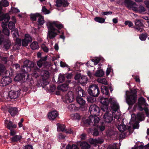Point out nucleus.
Listing matches in <instances>:
<instances>
[{"label": "nucleus", "mask_w": 149, "mask_h": 149, "mask_svg": "<svg viewBox=\"0 0 149 149\" xmlns=\"http://www.w3.org/2000/svg\"><path fill=\"white\" fill-rule=\"evenodd\" d=\"M101 104L100 108L103 111L110 110V108L109 107V104H110V107L113 110L116 111L119 109V106L116 101L111 98L109 99L107 98L101 97L100 100Z\"/></svg>", "instance_id": "f257e3e1"}, {"label": "nucleus", "mask_w": 149, "mask_h": 149, "mask_svg": "<svg viewBox=\"0 0 149 149\" xmlns=\"http://www.w3.org/2000/svg\"><path fill=\"white\" fill-rule=\"evenodd\" d=\"M47 26L48 29L47 36L50 39H53L57 35L58 33H60L59 30L63 27L62 24L55 22L48 23Z\"/></svg>", "instance_id": "f03ea898"}, {"label": "nucleus", "mask_w": 149, "mask_h": 149, "mask_svg": "<svg viewBox=\"0 0 149 149\" xmlns=\"http://www.w3.org/2000/svg\"><path fill=\"white\" fill-rule=\"evenodd\" d=\"M100 119L96 116L93 117V116L89 117L88 119H87L84 121L85 125L86 126H97V128L98 130L102 131L105 129V126L107 125V124L102 123L101 125L99 126L97 125L99 122Z\"/></svg>", "instance_id": "7ed1b4c3"}, {"label": "nucleus", "mask_w": 149, "mask_h": 149, "mask_svg": "<svg viewBox=\"0 0 149 149\" xmlns=\"http://www.w3.org/2000/svg\"><path fill=\"white\" fill-rule=\"evenodd\" d=\"M148 104H147L145 99L143 97L139 98L138 100V104L134 106V108H137V109L140 111L144 110L147 116L149 117L148 109L147 107Z\"/></svg>", "instance_id": "20e7f679"}, {"label": "nucleus", "mask_w": 149, "mask_h": 149, "mask_svg": "<svg viewBox=\"0 0 149 149\" xmlns=\"http://www.w3.org/2000/svg\"><path fill=\"white\" fill-rule=\"evenodd\" d=\"M131 93L129 95L126 94V102L130 106H132L135 103L137 96V91L136 89L131 90Z\"/></svg>", "instance_id": "39448f33"}, {"label": "nucleus", "mask_w": 149, "mask_h": 149, "mask_svg": "<svg viewBox=\"0 0 149 149\" xmlns=\"http://www.w3.org/2000/svg\"><path fill=\"white\" fill-rule=\"evenodd\" d=\"M87 91L89 95L94 97H98L100 93L99 88L97 85L95 84L90 85Z\"/></svg>", "instance_id": "423d86ee"}, {"label": "nucleus", "mask_w": 149, "mask_h": 149, "mask_svg": "<svg viewBox=\"0 0 149 149\" xmlns=\"http://www.w3.org/2000/svg\"><path fill=\"white\" fill-rule=\"evenodd\" d=\"M104 115L103 116V118L107 125L109 127H111V123L112 122H113V112H111V114L109 113V111L108 110L107 111H105Z\"/></svg>", "instance_id": "0eeeda50"}, {"label": "nucleus", "mask_w": 149, "mask_h": 149, "mask_svg": "<svg viewBox=\"0 0 149 149\" xmlns=\"http://www.w3.org/2000/svg\"><path fill=\"white\" fill-rule=\"evenodd\" d=\"M36 66H34V64L32 61L26 60L24 62V65L22 66L21 69L22 72L26 73L29 69L30 70H33Z\"/></svg>", "instance_id": "6e6552de"}, {"label": "nucleus", "mask_w": 149, "mask_h": 149, "mask_svg": "<svg viewBox=\"0 0 149 149\" xmlns=\"http://www.w3.org/2000/svg\"><path fill=\"white\" fill-rule=\"evenodd\" d=\"M63 102L66 103L72 102L74 100L73 93L72 91H69L68 93L62 97Z\"/></svg>", "instance_id": "1a4fd4ad"}, {"label": "nucleus", "mask_w": 149, "mask_h": 149, "mask_svg": "<svg viewBox=\"0 0 149 149\" xmlns=\"http://www.w3.org/2000/svg\"><path fill=\"white\" fill-rule=\"evenodd\" d=\"M3 45L4 47L6 49H8L11 45L10 41L7 39H5L3 36H0V45Z\"/></svg>", "instance_id": "9d476101"}, {"label": "nucleus", "mask_w": 149, "mask_h": 149, "mask_svg": "<svg viewBox=\"0 0 149 149\" xmlns=\"http://www.w3.org/2000/svg\"><path fill=\"white\" fill-rule=\"evenodd\" d=\"M144 113L143 112H139L136 115L132 114L131 115V119L133 121H135L136 120L141 121L144 119Z\"/></svg>", "instance_id": "9b49d317"}, {"label": "nucleus", "mask_w": 149, "mask_h": 149, "mask_svg": "<svg viewBox=\"0 0 149 149\" xmlns=\"http://www.w3.org/2000/svg\"><path fill=\"white\" fill-rule=\"evenodd\" d=\"M42 54L40 52H38L37 54V56L40 59L37 62V65L39 68L42 67L43 64L45 63L47 60V56H46L44 57H41Z\"/></svg>", "instance_id": "f8f14e48"}, {"label": "nucleus", "mask_w": 149, "mask_h": 149, "mask_svg": "<svg viewBox=\"0 0 149 149\" xmlns=\"http://www.w3.org/2000/svg\"><path fill=\"white\" fill-rule=\"evenodd\" d=\"M57 130L58 131L63 132L66 133L72 134L73 132L71 128L66 129L64 125L59 124L57 125Z\"/></svg>", "instance_id": "ddd939ff"}, {"label": "nucleus", "mask_w": 149, "mask_h": 149, "mask_svg": "<svg viewBox=\"0 0 149 149\" xmlns=\"http://www.w3.org/2000/svg\"><path fill=\"white\" fill-rule=\"evenodd\" d=\"M11 81V78L8 76L3 77L1 79L0 83V88L2 89V87L9 84Z\"/></svg>", "instance_id": "4468645a"}, {"label": "nucleus", "mask_w": 149, "mask_h": 149, "mask_svg": "<svg viewBox=\"0 0 149 149\" xmlns=\"http://www.w3.org/2000/svg\"><path fill=\"white\" fill-rule=\"evenodd\" d=\"M89 111L91 115L95 116L96 114L99 111L100 108L95 104H92L89 107ZM91 116L93 117V116L90 117Z\"/></svg>", "instance_id": "2eb2a0df"}, {"label": "nucleus", "mask_w": 149, "mask_h": 149, "mask_svg": "<svg viewBox=\"0 0 149 149\" xmlns=\"http://www.w3.org/2000/svg\"><path fill=\"white\" fill-rule=\"evenodd\" d=\"M74 91L78 95L77 97H84L86 96L85 91L80 86H77L75 88Z\"/></svg>", "instance_id": "dca6fc26"}, {"label": "nucleus", "mask_w": 149, "mask_h": 149, "mask_svg": "<svg viewBox=\"0 0 149 149\" xmlns=\"http://www.w3.org/2000/svg\"><path fill=\"white\" fill-rule=\"evenodd\" d=\"M32 39L30 36L29 34H25V38L22 40V45L23 46H27L28 44L31 42Z\"/></svg>", "instance_id": "f3484780"}, {"label": "nucleus", "mask_w": 149, "mask_h": 149, "mask_svg": "<svg viewBox=\"0 0 149 149\" xmlns=\"http://www.w3.org/2000/svg\"><path fill=\"white\" fill-rule=\"evenodd\" d=\"M69 3L66 0H56L55 6L57 7H67L69 4Z\"/></svg>", "instance_id": "a211bd4d"}, {"label": "nucleus", "mask_w": 149, "mask_h": 149, "mask_svg": "<svg viewBox=\"0 0 149 149\" xmlns=\"http://www.w3.org/2000/svg\"><path fill=\"white\" fill-rule=\"evenodd\" d=\"M143 20L141 19H136L135 21V29L138 31L142 32L143 31V29L141 28V27L143 26L144 25L143 23Z\"/></svg>", "instance_id": "6ab92c4d"}, {"label": "nucleus", "mask_w": 149, "mask_h": 149, "mask_svg": "<svg viewBox=\"0 0 149 149\" xmlns=\"http://www.w3.org/2000/svg\"><path fill=\"white\" fill-rule=\"evenodd\" d=\"M21 91V90L20 89L16 91H11L8 93L9 96L11 99H16L20 95Z\"/></svg>", "instance_id": "aec40b11"}, {"label": "nucleus", "mask_w": 149, "mask_h": 149, "mask_svg": "<svg viewBox=\"0 0 149 149\" xmlns=\"http://www.w3.org/2000/svg\"><path fill=\"white\" fill-rule=\"evenodd\" d=\"M5 123L7 128L9 130L16 128L17 125L15 124H13V122L11 121H9L8 120H5Z\"/></svg>", "instance_id": "412c9836"}, {"label": "nucleus", "mask_w": 149, "mask_h": 149, "mask_svg": "<svg viewBox=\"0 0 149 149\" xmlns=\"http://www.w3.org/2000/svg\"><path fill=\"white\" fill-rule=\"evenodd\" d=\"M25 74L24 73H20L17 75L15 78V81H19L21 83L24 81L25 80Z\"/></svg>", "instance_id": "4be33fe9"}, {"label": "nucleus", "mask_w": 149, "mask_h": 149, "mask_svg": "<svg viewBox=\"0 0 149 149\" xmlns=\"http://www.w3.org/2000/svg\"><path fill=\"white\" fill-rule=\"evenodd\" d=\"M58 115V112L55 110L49 113L48 115V118L50 120H54Z\"/></svg>", "instance_id": "5701e85b"}, {"label": "nucleus", "mask_w": 149, "mask_h": 149, "mask_svg": "<svg viewBox=\"0 0 149 149\" xmlns=\"http://www.w3.org/2000/svg\"><path fill=\"white\" fill-rule=\"evenodd\" d=\"M8 111L12 116L16 115L18 113V109L16 107H10L8 108Z\"/></svg>", "instance_id": "b1692460"}, {"label": "nucleus", "mask_w": 149, "mask_h": 149, "mask_svg": "<svg viewBox=\"0 0 149 149\" xmlns=\"http://www.w3.org/2000/svg\"><path fill=\"white\" fill-rule=\"evenodd\" d=\"M22 139L21 135H15L10 138L11 141L13 143H16L19 141L20 142L21 140Z\"/></svg>", "instance_id": "393cba45"}, {"label": "nucleus", "mask_w": 149, "mask_h": 149, "mask_svg": "<svg viewBox=\"0 0 149 149\" xmlns=\"http://www.w3.org/2000/svg\"><path fill=\"white\" fill-rule=\"evenodd\" d=\"M101 92L103 94H104L107 95H109L108 88L104 86H101Z\"/></svg>", "instance_id": "a878e982"}, {"label": "nucleus", "mask_w": 149, "mask_h": 149, "mask_svg": "<svg viewBox=\"0 0 149 149\" xmlns=\"http://www.w3.org/2000/svg\"><path fill=\"white\" fill-rule=\"evenodd\" d=\"M12 19L13 20V22L10 21L8 23V24L9 28L11 30L15 29V23L16 21V20L14 17H13L12 18Z\"/></svg>", "instance_id": "bb28decb"}, {"label": "nucleus", "mask_w": 149, "mask_h": 149, "mask_svg": "<svg viewBox=\"0 0 149 149\" xmlns=\"http://www.w3.org/2000/svg\"><path fill=\"white\" fill-rule=\"evenodd\" d=\"M87 78L86 76H82L81 77L79 80L78 82L82 85L84 86L87 83Z\"/></svg>", "instance_id": "cd10ccee"}, {"label": "nucleus", "mask_w": 149, "mask_h": 149, "mask_svg": "<svg viewBox=\"0 0 149 149\" xmlns=\"http://www.w3.org/2000/svg\"><path fill=\"white\" fill-rule=\"evenodd\" d=\"M68 84L67 83H65L59 86L57 88L58 90L64 92L67 90L68 88Z\"/></svg>", "instance_id": "c85d7f7f"}, {"label": "nucleus", "mask_w": 149, "mask_h": 149, "mask_svg": "<svg viewBox=\"0 0 149 149\" xmlns=\"http://www.w3.org/2000/svg\"><path fill=\"white\" fill-rule=\"evenodd\" d=\"M149 149V143L146 145L144 146L142 144H141L139 146H135L134 148L132 147V149Z\"/></svg>", "instance_id": "c756f323"}, {"label": "nucleus", "mask_w": 149, "mask_h": 149, "mask_svg": "<svg viewBox=\"0 0 149 149\" xmlns=\"http://www.w3.org/2000/svg\"><path fill=\"white\" fill-rule=\"evenodd\" d=\"M39 69L36 66V67L35 68L33 69V70L32 72V76L35 78H37L39 76V74L38 71Z\"/></svg>", "instance_id": "7c9ffc66"}, {"label": "nucleus", "mask_w": 149, "mask_h": 149, "mask_svg": "<svg viewBox=\"0 0 149 149\" xmlns=\"http://www.w3.org/2000/svg\"><path fill=\"white\" fill-rule=\"evenodd\" d=\"M76 100L77 102L80 105V106L84 105L86 102L81 97H77Z\"/></svg>", "instance_id": "2f4dec72"}, {"label": "nucleus", "mask_w": 149, "mask_h": 149, "mask_svg": "<svg viewBox=\"0 0 149 149\" xmlns=\"http://www.w3.org/2000/svg\"><path fill=\"white\" fill-rule=\"evenodd\" d=\"M96 97L88 95L87 96V100L89 103H92L95 102L96 100Z\"/></svg>", "instance_id": "473e14b6"}, {"label": "nucleus", "mask_w": 149, "mask_h": 149, "mask_svg": "<svg viewBox=\"0 0 149 149\" xmlns=\"http://www.w3.org/2000/svg\"><path fill=\"white\" fill-rule=\"evenodd\" d=\"M124 3L125 4H126L128 7H130L132 8L133 6L135 5V3L130 0H125L124 1ZM136 8L135 6V8Z\"/></svg>", "instance_id": "72a5a7b5"}, {"label": "nucleus", "mask_w": 149, "mask_h": 149, "mask_svg": "<svg viewBox=\"0 0 149 149\" xmlns=\"http://www.w3.org/2000/svg\"><path fill=\"white\" fill-rule=\"evenodd\" d=\"M40 16V14L39 13H36L35 14H31L30 15L31 19L33 21H36L37 18L39 17Z\"/></svg>", "instance_id": "f704fd0d"}, {"label": "nucleus", "mask_w": 149, "mask_h": 149, "mask_svg": "<svg viewBox=\"0 0 149 149\" xmlns=\"http://www.w3.org/2000/svg\"><path fill=\"white\" fill-rule=\"evenodd\" d=\"M45 22L44 17L40 15L38 20V25L39 26H41L45 23Z\"/></svg>", "instance_id": "c9c22d12"}, {"label": "nucleus", "mask_w": 149, "mask_h": 149, "mask_svg": "<svg viewBox=\"0 0 149 149\" xmlns=\"http://www.w3.org/2000/svg\"><path fill=\"white\" fill-rule=\"evenodd\" d=\"M82 149H89L90 145L87 142H82L80 145Z\"/></svg>", "instance_id": "e433bc0d"}, {"label": "nucleus", "mask_w": 149, "mask_h": 149, "mask_svg": "<svg viewBox=\"0 0 149 149\" xmlns=\"http://www.w3.org/2000/svg\"><path fill=\"white\" fill-rule=\"evenodd\" d=\"M104 74V72L102 69L98 70H97L95 73V75L96 77H102Z\"/></svg>", "instance_id": "4c0bfd02"}, {"label": "nucleus", "mask_w": 149, "mask_h": 149, "mask_svg": "<svg viewBox=\"0 0 149 149\" xmlns=\"http://www.w3.org/2000/svg\"><path fill=\"white\" fill-rule=\"evenodd\" d=\"M31 49L33 50L38 49L39 48V45L38 42L34 41L32 42L30 45Z\"/></svg>", "instance_id": "58836bf2"}, {"label": "nucleus", "mask_w": 149, "mask_h": 149, "mask_svg": "<svg viewBox=\"0 0 149 149\" xmlns=\"http://www.w3.org/2000/svg\"><path fill=\"white\" fill-rule=\"evenodd\" d=\"M117 128L118 130L121 132L125 131L127 129L126 126L125 125L120 124L118 125Z\"/></svg>", "instance_id": "ea45409f"}, {"label": "nucleus", "mask_w": 149, "mask_h": 149, "mask_svg": "<svg viewBox=\"0 0 149 149\" xmlns=\"http://www.w3.org/2000/svg\"><path fill=\"white\" fill-rule=\"evenodd\" d=\"M94 20L95 21L101 24L104 23L105 22V19L99 17H95Z\"/></svg>", "instance_id": "a19ab883"}, {"label": "nucleus", "mask_w": 149, "mask_h": 149, "mask_svg": "<svg viewBox=\"0 0 149 149\" xmlns=\"http://www.w3.org/2000/svg\"><path fill=\"white\" fill-rule=\"evenodd\" d=\"M65 76L64 75L59 74L58 82L59 83H62L65 81Z\"/></svg>", "instance_id": "79ce46f5"}, {"label": "nucleus", "mask_w": 149, "mask_h": 149, "mask_svg": "<svg viewBox=\"0 0 149 149\" xmlns=\"http://www.w3.org/2000/svg\"><path fill=\"white\" fill-rule=\"evenodd\" d=\"M38 83L40 86H41L43 87L48 84L49 83L46 80H43L39 81Z\"/></svg>", "instance_id": "37998d69"}, {"label": "nucleus", "mask_w": 149, "mask_h": 149, "mask_svg": "<svg viewBox=\"0 0 149 149\" xmlns=\"http://www.w3.org/2000/svg\"><path fill=\"white\" fill-rule=\"evenodd\" d=\"M109 135L110 138L113 139H115L117 136V134L116 132H112L109 133Z\"/></svg>", "instance_id": "c03bdc74"}, {"label": "nucleus", "mask_w": 149, "mask_h": 149, "mask_svg": "<svg viewBox=\"0 0 149 149\" xmlns=\"http://www.w3.org/2000/svg\"><path fill=\"white\" fill-rule=\"evenodd\" d=\"M66 149H79L78 146L75 144H72V146L68 144L66 146Z\"/></svg>", "instance_id": "a18cd8bd"}, {"label": "nucleus", "mask_w": 149, "mask_h": 149, "mask_svg": "<svg viewBox=\"0 0 149 149\" xmlns=\"http://www.w3.org/2000/svg\"><path fill=\"white\" fill-rule=\"evenodd\" d=\"M147 37L146 33H142L139 35V38L142 41L145 40Z\"/></svg>", "instance_id": "49530a36"}, {"label": "nucleus", "mask_w": 149, "mask_h": 149, "mask_svg": "<svg viewBox=\"0 0 149 149\" xmlns=\"http://www.w3.org/2000/svg\"><path fill=\"white\" fill-rule=\"evenodd\" d=\"M42 11L45 14H48L50 13V11L47 10L45 6L42 7Z\"/></svg>", "instance_id": "de8ad7c7"}, {"label": "nucleus", "mask_w": 149, "mask_h": 149, "mask_svg": "<svg viewBox=\"0 0 149 149\" xmlns=\"http://www.w3.org/2000/svg\"><path fill=\"white\" fill-rule=\"evenodd\" d=\"M101 60V58H96L94 59H92L91 61L94 62V65H97L99 62Z\"/></svg>", "instance_id": "09e8293b"}, {"label": "nucleus", "mask_w": 149, "mask_h": 149, "mask_svg": "<svg viewBox=\"0 0 149 149\" xmlns=\"http://www.w3.org/2000/svg\"><path fill=\"white\" fill-rule=\"evenodd\" d=\"M72 116L74 119L79 120L81 119V116L78 113H74Z\"/></svg>", "instance_id": "8fccbe9b"}, {"label": "nucleus", "mask_w": 149, "mask_h": 149, "mask_svg": "<svg viewBox=\"0 0 149 149\" xmlns=\"http://www.w3.org/2000/svg\"><path fill=\"white\" fill-rule=\"evenodd\" d=\"M5 66L2 64H0V75L5 70Z\"/></svg>", "instance_id": "3c124183"}, {"label": "nucleus", "mask_w": 149, "mask_h": 149, "mask_svg": "<svg viewBox=\"0 0 149 149\" xmlns=\"http://www.w3.org/2000/svg\"><path fill=\"white\" fill-rule=\"evenodd\" d=\"M99 134V130L97 128H95L93 132V135L94 136H97Z\"/></svg>", "instance_id": "603ef678"}, {"label": "nucleus", "mask_w": 149, "mask_h": 149, "mask_svg": "<svg viewBox=\"0 0 149 149\" xmlns=\"http://www.w3.org/2000/svg\"><path fill=\"white\" fill-rule=\"evenodd\" d=\"M2 2L3 7H7L9 5V3L7 0H2Z\"/></svg>", "instance_id": "864d4df0"}, {"label": "nucleus", "mask_w": 149, "mask_h": 149, "mask_svg": "<svg viewBox=\"0 0 149 149\" xmlns=\"http://www.w3.org/2000/svg\"><path fill=\"white\" fill-rule=\"evenodd\" d=\"M41 48L45 52H47L49 51L48 48L45 44L42 45H41Z\"/></svg>", "instance_id": "5fc2aeb1"}, {"label": "nucleus", "mask_w": 149, "mask_h": 149, "mask_svg": "<svg viewBox=\"0 0 149 149\" xmlns=\"http://www.w3.org/2000/svg\"><path fill=\"white\" fill-rule=\"evenodd\" d=\"M133 125V128L134 129H138L139 127V122L138 121H136Z\"/></svg>", "instance_id": "6e6d98bb"}, {"label": "nucleus", "mask_w": 149, "mask_h": 149, "mask_svg": "<svg viewBox=\"0 0 149 149\" xmlns=\"http://www.w3.org/2000/svg\"><path fill=\"white\" fill-rule=\"evenodd\" d=\"M13 32V36L14 37L17 38V36H19V34L17 30H15L13 31H12Z\"/></svg>", "instance_id": "4d7b16f0"}, {"label": "nucleus", "mask_w": 149, "mask_h": 149, "mask_svg": "<svg viewBox=\"0 0 149 149\" xmlns=\"http://www.w3.org/2000/svg\"><path fill=\"white\" fill-rule=\"evenodd\" d=\"M10 130V134L11 136H14L15 135V134L16 133V131L14 129H12L10 130Z\"/></svg>", "instance_id": "13d9d810"}, {"label": "nucleus", "mask_w": 149, "mask_h": 149, "mask_svg": "<svg viewBox=\"0 0 149 149\" xmlns=\"http://www.w3.org/2000/svg\"><path fill=\"white\" fill-rule=\"evenodd\" d=\"M99 82L100 83H102L104 85H107V80L105 78L100 79Z\"/></svg>", "instance_id": "bf43d9fd"}, {"label": "nucleus", "mask_w": 149, "mask_h": 149, "mask_svg": "<svg viewBox=\"0 0 149 149\" xmlns=\"http://www.w3.org/2000/svg\"><path fill=\"white\" fill-rule=\"evenodd\" d=\"M108 149H118L116 144L109 145L108 148Z\"/></svg>", "instance_id": "052dcab7"}, {"label": "nucleus", "mask_w": 149, "mask_h": 149, "mask_svg": "<svg viewBox=\"0 0 149 149\" xmlns=\"http://www.w3.org/2000/svg\"><path fill=\"white\" fill-rule=\"evenodd\" d=\"M92 140L95 142V143H97L101 144L103 142V140L102 139H95V141H94V139H92Z\"/></svg>", "instance_id": "680f3d73"}, {"label": "nucleus", "mask_w": 149, "mask_h": 149, "mask_svg": "<svg viewBox=\"0 0 149 149\" xmlns=\"http://www.w3.org/2000/svg\"><path fill=\"white\" fill-rule=\"evenodd\" d=\"M60 66L63 68L66 67L67 68H68L69 67L67 64L62 61H61L60 62Z\"/></svg>", "instance_id": "e2e57ef3"}, {"label": "nucleus", "mask_w": 149, "mask_h": 149, "mask_svg": "<svg viewBox=\"0 0 149 149\" xmlns=\"http://www.w3.org/2000/svg\"><path fill=\"white\" fill-rule=\"evenodd\" d=\"M81 74L80 73L77 74H76L74 77V79L75 80H77L78 82H79V80L81 77Z\"/></svg>", "instance_id": "0e129e2a"}, {"label": "nucleus", "mask_w": 149, "mask_h": 149, "mask_svg": "<svg viewBox=\"0 0 149 149\" xmlns=\"http://www.w3.org/2000/svg\"><path fill=\"white\" fill-rule=\"evenodd\" d=\"M11 10L13 13H14L19 12V10L16 8H11Z\"/></svg>", "instance_id": "69168bd1"}, {"label": "nucleus", "mask_w": 149, "mask_h": 149, "mask_svg": "<svg viewBox=\"0 0 149 149\" xmlns=\"http://www.w3.org/2000/svg\"><path fill=\"white\" fill-rule=\"evenodd\" d=\"M125 24L126 25H128V26L129 27H131L133 25V23L132 22L130 21H126L125 22Z\"/></svg>", "instance_id": "338daca9"}, {"label": "nucleus", "mask_w": 149, "mask_h": 149, "mask_svg": "<svg viewBox=\"0 0 149 149\" xmlns=\"http://www.w3.org/2000/svg\"><path fill=\"white\" fill-rule=\"evenodd\" d=\"M24 149H33V147L30 144H28L25 146Z\"/></svg>", "instance_id": "774afa93"}]
</instances>
